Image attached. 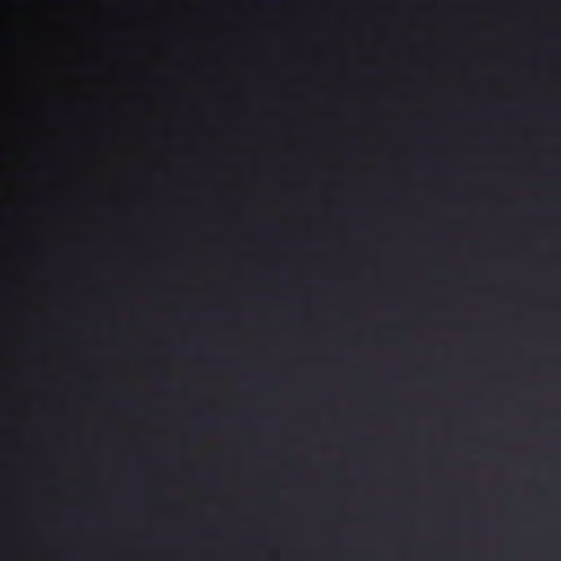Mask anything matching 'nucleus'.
<instances>
[{"label": "nucleus", "mask_w": 561, "mask_h": 561, "mask_svg": "<svg viewBox=\"0 0 561 561\" xmlns=\"http://www.w3.org/2000/svg\"><path fill=\"white\" fill-rule=\"evenodd\" d=\"M273 423H276V419L268 417V416L241 417L237 422L238 426L242 427V428H256L261 425L273 424Z\"/></svg>", "instance_id": "f257e3e1"}, {"label": "nucleus", "mask_w": 561, "mask_h": 561, "mask_svg": "<svg viewBox=\"0 0 561 561\" xmlns=\"http://www.w3.org/2000/svg\"><path fill=\"white\" fill-rule=\"evenodd\" d=\"M220 422L218 419L215 417H207L203 419L194 424L195 427L198 428H207V430H215L220 427Z\"/></svg>", "instance_id": "f03ea898"}, {"label": "nucleus", "mask_w": 561, "mask_h": 561, "mask_svg": "<svg viewBox=\"0 0 561 561\" xmlns=\"http://www.w3.org/2000/svg\"><path fill=\"white\" fill-rule=\"evenodd\" d=\"M99 426L103 431H110L113 426V422L111 420H103L99 423Z\"/></svg>", "instance_id": "7ed1b4c3"}, {"label": "nucleus", "mask_w": 561, "mask_h": 561, "mask_svg": "<svg viewBox=\"0 0 561 561\" xmlns=\"http://www.w3.org/2000/svg\"><path fill=\"white\" fill-rule=\"evenodd\" d=\"M45 425H46V422H44V421H42V420H41V421H37V422L35 423V426H36L37 428H44V427H45Z\"/></svg>", "instance_id": "20e7f679"}, {"label": "nucleus", "mask_w": 561, "mask_h": 561, "mask_svg": "<svg viewBox=\"0 0 561 561\" xmlns=\"http://www.w3.org/2000/svg\"><path fill=\"white\" fill-rule=\"evenodd\" d=\"M7 427V422L4 420H0V428L4 430Z\"/></svg>", "instance_id": "39448f33"}]
</instances>
